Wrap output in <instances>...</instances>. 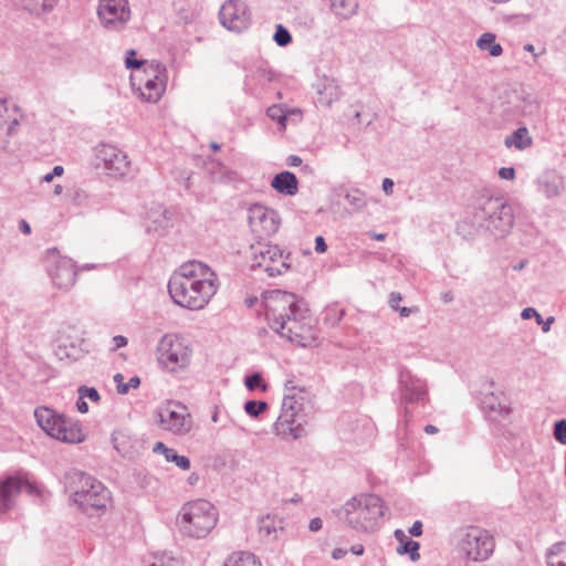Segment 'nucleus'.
Segmentation results:
<instances>
[{
  "label": "nucleus",
  "mask_w": 566,
  "mask_h": 566,
  "mask_svg": "<svg viewBox=\"0 0 566 566\" xmlns=\"http://www.w3.org/2000/svg\"><path fill=\"white\" fill-rule=\"evenodd\" d=\"M265 317L269 327L280 337L301 347L316 342L314 318L307 304L294 293L275 290L265 297Z\"/></svg>",
  "instance_id": "f257e3e1"
},
{
  "label": "nucleus",
  "mask_w": 566,
  "mask_h": 566,
  "mask_svg": "<svg viewBox=\"0 0 566 566\" xmlns=\"http://www.w3.org/2000/svg\"><path fill=\"white\" fill-rule=\"evenodd\" d=\"M217 290V274L200 261L182 264L168 282V292L172 301L191 311L202 310Z\"/></svg>",
  "instance_id": "f03ea898"
},
{
  "label": "nucleus",
  "mask_w": 566,
  "mask_h": 566,
  "mask_svg": "<svg viewBox=\"0 0 566 566\" xmlns=\"http://www.w3.org/2000/svg\"><path fill=\"white\" fill-rule=\"evenodd\" d=\"M67 490L71 501L87 516L103 514L111 503V492L105 485L82 471L67 474Z\"/></svg>",
  "instance_id": "7ed1b4c3"
},
{
  "label": "nucleus",
  "mask_w": 566,
  "mask_h": 566,
  "mask_svg": "<svg viewBox=\"0 0 566 566\" xmlns=\"http://www.w3.org/2000/svg\"><path fill=\"white\" fill-rule=\"evenodd\" d=\"M472 224L503 238L513 228V208L502 198L481 196L473 206Z\"/></svg>",
  "instance_id": "20e7f679"
},
{
  "label": "nucleus",
  "mask_w": 566,
  "mask_h": 566,
  "mask_svg": "<svg viewBox=\"0 0 566 566\" xmlns=\"http://www.w3.org/2000/svg\"><path fill=\"white\" fill-rule=\"evenodd\" d=\"M340 521L358 532H374L384 515V502L370 493H361L349 499L337 512Z\"/></svg>",
  "instance_id": "39448f33"
},
{
  "label": "nucleus",
  "mask_w": 566,
  "mask_h": 566,
  "mask_svg": "<svg viewBox=\"0 0 566 566\" xmlns=\"http://www.w3.org/2000/svg\"><path fill=\"white\" fill-rule=\"evenodd\" d=\"M219 513L216 506L203 499L185 503L177 516L179 532L191 538H205L216 527Z\"/></svg>",
  "instance_id": "423d86ee"
},
{
  "label": "nucleus",
  "mask_w": 566,
  "mask_h": 566,
  "mask_svg": "<svg viewBox=\"0 0 566 566\" xmlns=\"http://www.w3.org/2000/svg\"><path fill=\"white\" fill-rule=\"evenodd\" d=\"M38 424L52 438L65 443H81L85 440L82 426L74 419L49 407L34 410Z\"/></svg>",
  "instance_id": "0eeeda50"
},
{
  "label": "nucleus",
  "mask_w": 566,
  "mask_h": 566,
  "mask_svg": "<svg viewBox=\"0 0 566 566\" xmlns=\"http://www.w3.org/2000/svg\"><path fill=\"white\" fill-rule=\"evenodd\" d=\"M455 547L468 560L484 562L493 554L495 543L493 536L479 526L459 528L455 534Z\"/></svg>",
  "instance_id": "6e6552de"
},
{
  "label": "nucleus",
  "mask_w": 566,
  "mask_h": 566,
  "mask_svg": "<svg viewBox=\"0 0 566 566\" xmlns=\"http://www.w3.org/2000/svg\"><path fill=\"white\" fill-rule=\"evenodd\" d=\"M251 269L262 270L269 277L285 274L291 269V254L277 245L258 242L250 248Z\"/></svg>",
  "instance_id": "1a4fd4ad"
},
{
  "label": "nucleus",
  "mask_w": 566,
  "mask_h": 566,
  "mask_svg": "<svg viewBox=\"0 0 566 566\" xmlns=\"http://www.w3.org/2000/svg\"><path fill=\"white\" fill-rule=\"evenodd\" d=\"M303 390L295 388L291 392L286 394L282 401L281 413L274 423V429L277 434L282 437H290L297 439L301 437L302 428L298 412L303 406Z\"/></svg>",
  "instance_id": "9d476101"
},
{
  "label": "nucleus",
  "mask_w": 566,
  "mask_h": 566,
  "mask_svg": "<svg viewBox=\"0 0 566 566\" xmlns=\"http://www.w3.org/2000/svg\"><path fill=\"white\" fill-rule=\"evenodd\" d=\"M156 415L159 427L175 436H185L192 429V417L184 403L169 401L160 406Z\"/></svg>",
  "instance_id": "9b49d317"
},
{
  "label": "nucleus",
  "mask_w": 566,
  "mask_h": 566,
  "mask_svg": "<svg viewBox=\"0 0 566 566\" xmlns=\"http://www.w3.org/2000/svg\"><path fill=\"white\" fill-rule=\"evenodd\" d=\"M399 401L409 413V406H424L429 401L427 382L407 368L400 369L398 378Z\"/></svg>",
  "instance_id": "f8f14e48"
},
{
  "label": "nucleus",
  "mask_w": 566,
  "mask_h": 566,
  "mask_svg": "<svg viewBox=\"0 0 566 566\" xmlns=\"http://www.w3.org/2000/svg\"><path fill=\"white\" fill-rule=\"evenodd\" d=\"M45 268L53 284L62 290H69L75 284L76 271L72 260L61 256L57 249H49L44 258Z\"/></svg>",
  "instance_id": "ddd939ff"
},
{
  "label": "nucleus",
  "mask_w": 566,
  "mask_h": 566,
  "mask_svg": "<svg viewBox=\"0 0 566 566\" xmlns=\"http://www.w3.org/2000/svg\"><path fill=\"white\" fill-rule=\"evenodd\" d=\"M158 360L175 370L190 363V350L175 335H164L157 345Z\"/></svg>",
  "instance_id": "4468645a"
},
{
  "label": "nucleus",
  "mask_w": 566,
  "mask_h": 566,
  "mask_svg": "<svg viewBox=\"0 0 566 566\" xmlns=\"http://www.w3.org/2000/svg\"><path fill=\"white\" fill-rule=\"evenodd\" d=\"M96 166L109 176H124L129 170L127 155L114 145L99 144L95 148Z\"/></svg>",
  "instance_id": "2eb2a0df"
},
{
  "label": "nucleus",
  "mask_w": 566,
  "mask_h": 566,
  "mask_svg": "<svg viewBox=\"0 0 566 566\" xmlns=\"http://www.w3.org/2000/svg\"><path fill=\"white\" fill-rule=\"evenodd\" d=\"M219 20L227 30L240 33L251 23L248 6L241 0H227L219 10Z\"/></svg>",
  "instance_id": "dca6fc26"
},
{
  "label": "nucleus",
  "mask_w": 566,
  "mask_h": 566,
  "mask_svg": "<svg viewBox=\"0 0 566 566\" xmlns=\"http://www.w3.org/2000/svg\"><path fill=\"white\" fill-rule=\"evenodd\" d=\"M97 14L108 30H120L130 19L127 0H99Z\"/></svg>",
  "instance_id": "f3484780"
},
{
  "label": "nucleus",
  "mask_w": 566,
  "mask_h": 566,
  "mask_svg": "<svg viewBox=\"0 0 566 566\" xmlns=\"http://www.w3.org/2000/svg\"><path fill=\"white\" fill-rule=\"evenodd\" d=\"M249 224L253 232L259 235H272L279 230V216L273 209L263 205H253L249 209Z\"/></svg>",
  "instance_id": "a211bd4d"
},
{
  "label": "nucleus",
  "mask_w": 566,
  "mask_h": 566,
  "mask_svg": "<svg viewBox=\"0 0 566 566\" xmlns=\"http://www.w3.org/2000/svg\"><path fill=\"white\" fill-rule=\"evenodd\" d=\"M480 407L489 418L494 420L499 417H505L511 412L505 395L490 389L481 391Z\"/></svg>",
  "instance_id": "6ab92c4d"
},
{
  "label": "nucleus",
  "mask_w": 566,
  "mask_h": 566,
  "mask_svg": "<svg viewBox=\"0 0 566 566\" xmlns=\"http://www.w3.org/2000/svg\"><path fill=\"white\" fill-rule=\"evenodd\" d=\"M31 493L33 486L24 484ZM23 488V483L13 476H9L0 482V513H7L13 506V497L18 495Z\"/></svg>",
  "instance_id": "aec40b11"
},
{
  "label": "nucleus",
  "mask_w": 566,
  "mask_h": 566,
  "mask_svg": "<svg viewBox=\"0 0 566 566\" xmlns=\"http://www.w3.org/2000/svg\"><path fill=\"white\" fill-rule=\"evenodd\" d=\"M14 109H9L4 101H0V148H6L9 136L14 134L19 124Z\"/></svg>",
  "instance_id": "412c9836"
},
{
  "label": "nucleus",
  "mask_w": 566,
  "mask_h": 566,
  "mask_svg": "<svg viewBox=\"0 0 566 566\" xmlns=\"http://www.w3.org/2000/svg\"><path fill=\"white\" fill-rule=\"evenodd\" d=\"M271 186L279 193L285 196H294L298 190L296 176L287 170L276 174L271 181Z\"/></svg>",
  "instance_id": "4be33fe9"
},
{
  "label": "nucleus",
  "mask_w": 566,
  "mask_h": 566,
  "mask_svg": "<svg viewBox=\"0 0 566 566\" xmlns=\"http://www.w3.org/2000/svg\"><path fill=\"white\" fill-rule=\"evenodd\" d=\"M57 342L56 355L61 360H77L82 356L81 346L84 342L82 335H75L74 343H67L64 336H60Z\"/></svg>",
  "instance_id": "5701e85b"
},
{
  "label": "nucleus",
  "mask_w": 566,
  "mask_h": 566,
  "mask_svg": "<svg viewBox=\"0 0 566 566\" xmlns=\"http://www.w3.org/2000/svg\"><path fill=\"white\" fill-rule=\"evenodd\" d=\"M539 189L546 195V197H557L564 190V180L555 171L544 172L538 180Z\"/></svg>",
  "instance_id": "b1692460"
},
{
  "label": "nucleus",
  "mask_w": 566,
  "mask_h": 566,
  "mask_svg": "<svg viewBox=\"0 0 566 566\" xmlns=\"http://www.w3.org/2000/svg\"><path fill=\"white\" fill-rule=\"evenodd\" d=\"M282 523L283 522L281 520H276L274 516H262L258 522L261 538L265 542L277 539L279 532L283 531Z\"/></svg>",
  "instance_id": "393cba45"
},
{
  "label": "nucleus",
  "mask_w": 566,
  "mask_h": 566,
  "mask_svg": "<svg viewBox=\"0 0 566 566\" xmlns=\"http://www.w3.org/2000/svg\"><path fill=\"white\" fill-rule=\"evenodd\" d=\"M331 11L343 20L353 18L359 8L358 0H328Z\"/></svg>",
  "instance_id": "a878e982"
},
{
  "label": "nucleus",
  "mask_w": 566,
  "mask_h": 566,
  "mask_svg": "<svg viewBox=\"0 0 566 566\" xmlns=\"http://www.w3.org/2000/svg\"><path fill=\"white\" fill-rule=\"evenodd\" d=\"M18 2L28 12L42 15L51 12L56 7L59 0H18Z\"/></svg>",
  "instance_id": "bb28decb"
},
{
  "label": "nucleus",
  "mask_w": 566,
  "mask_h": 566,
  "mask_svg": "<svg viewBox=\"0 0 566 566\" xmlns=\"http://www.w3.org/2000/svg\"><path fill=\"white\" fill-rule=\"evenodd\" d=\"M504 143L509 148L515 147L518 150H524L532 145V137L526 127H520L507 136Z\"/></svg>",
  "instance_id": "cd10ccee"
},
{
  "label": "nucleus",
  "mask_w": 566,
  "mask_h": 566,
  "mask_svg": "<svg viewBox=\"0 0 566 566\" xmlns=\"http://www.w3.org/2000/svg\"><path fill=\"white\" fill-rule=\"evenodd\" d=\"M495 34L491 32H484L476 40V46L481 51L488 52L491 56H500L503 53V48L500 43L495 42Z\"/></svg>",
  "instance_id": "c85d7f7f"
},
{
  "label": "nucleus",
  "mask_w": 566,
  "mask_h": 566,
  "mask_svg": "<svg viewBox=\"0 0 566 566\" xmlns=\"http://www.w3.org/2000/svg\"><path fill=\"white\" fill-rule=\"evenodd\" d=\"M165 91L164 81H160L158 75L156 74L154 78H148L145 82L144 91H142V96L147 102H157Z\"/></svg>",
  "instance_id": "c756f323"
},
{
  "label": "nucleus",
  "mask_w": 566,
  "mask_h": 566,
  "mask_svg": "<svg viewBox=\"0 0 566 566\" xmlns=\"http://www.w3.org/2000/svg\"><path fill=\"white\" fill-rule=\"evenodd\" d=\"M223 566H262V564L253 554L239 552L229 556Z\"/></svg>",
  "instance_id": "7c9ffc66"
},
{
  "label": "nucleus",
  "mask_w": 566,
  "mask_h": 566,
  "mask_svg": "<svg viewBox=\"0 0 566 566\" xmlns=\"http://www.w3.org/2000/svg\"><path fill=\"white\" fill-rule=\"evenodd\" d=\"M547 566H566V543L554 544L546 555Z\"/></svg>",
  "instance_id": "2f4dec72"
},
{
  "label": "nucleus",
  "mask_w": 566,
  "mask_h": 566,
  "mask_svg": "<svg viewBox=\"0 0 566 566\" xmlns=\"http://www.w3.org/2000/svg\"><path fill=\"white\" fill-rule=\"evenodd\" d=\"M319 103L323 105H331L333 101L339 97V88L334 81H328L324 84L323 88H318Z\"/></svg>",
  "instance_id": "473e14b6"
},
{
  "label": "nucleus",
  "mask_w": 566,
  "mask_h": 566,
  "mask_svg": "<svg viewBox=\"0 0 566 566\" xmlns=\"http://www.w3.org/2000/svg\"><path fill=\"white\" fill-rule=\"evenodd\" d=\"M521 316H522L523 319H530V318L535 317L536 323L538 325H542V329H543L544 333H547L551 329V325L555 321V318L553 316H549L544 322L543 317L541 316V314L535 308H533V307H525L522 311Z\"/></svg>",
  "instance_id": "72a5a7b5"
},
{
  "label": "nucleus",
  "mask_w": 566,
  "mask_h": 566,
  "mask_svg": "<svg viewBox=\"0 0 566 566\" xmlns=\"http://www.w3.org/2000/svg\"><path fill=\"white\" fill-rule=\"evenodd\" d=\"M124 379L125 377L122 374H116L114 376V381L116 382L118 394L125 395L130 389L138 388L140 385V378L138 376H133L127 382H124Z\"/></svg>",
  "instance_id": "f704fd0d"
},
{
  "label": "nucleus",
  "mask_w": 566,
  "mask_h": 566,
  "mask_svg": "<svg viewBox=\"0 0 566 566\" xmlns=\"http://www.w3.org/2000/svg\"><path fill=\"white\" fill-rule=\"evenodd\" d=\"M345 199L354 211H359L367 205L366 195L359 189H354L347 192Z\"/></svg>",
  "instance_id": "c9c22d12"
},
{
  "label": "nucleus",
  "mask_w": 566,
  "mask_h": 566,
  "mask_svg": "<svg viewBox=\"0 0 566 566\" xmlns=\"http://www.w3.org/2000/svg\"><path fill=\"white\" fill-rule=\"evenodd\" d=\"M419 547L420 544L418 542L406 539L402 544L398 545L396 551L399 555L409 554L410 559L417 562L420 558Z\"/></svg>",
  "instance_id": "e433bc0d"
},
{
  "label": "nucleus",
  "mask_w": 566,
  "mask_h": 566,
  "mask_svg": "<svg viewBox=\"0 0 566 566\" xmlns=\"http://www.w3.org/2000/svg\"><path fill=\"white\" fill-rule=\"evenodd\" d=\"M266 115L272 120L277 122V124L281 126L282 129H285L286 120H287V112L283 105L275 104V105L268 107Z\"/></svg>",
  "instance_id": "4c0bfd02"
},
{
  "label": "nucleus",
  "mask_w": 566,
  "mask_h": 566,
  "mask_svg": "<svg viewBox=\"0 0 566 566\" xmlns=\"http://www.w3.org/2000/svg\"><path fill=\"white\" fill-rule=\"evenodd\" d=\"M244 385L249 390L260 389L261 391L268 390V385L263 380L260 373H253L244 378Z\"/></svg>",
  "instance_id": "58836bf2"
},
{
  "label": "nucleus",
  "mask_w": 566,
  "mask_h": 566,
  "mask_svg": "<svg viewBox=\"0 0 566 566\" xmlns=\"http://www.w3.org/2000/svg\"><path fill=\"white\" fill-rule=\"evenodd\" d=\"M268 408V403L262 400H249L244 403V411L253 418L259 417Z\"/></svg>",
  "instance_id": "ea45409f"
},
{
  "label": "nucleus",
  "mask_w": 566,
  "mask_h": 566,
  "mask_svg": "<svg viewBox=\"0 0 566 566\" xmlns=\"http://www.w3.org/2000/svg\"><path fill=\"white\" fill-rule=\"evenodd\" d=\"M165 460L167 462H174L178 468L184 471L190 469V460L185 455H179L175 449H171L168 454H166Z\"/></svg>",
  "instance_id": "a19ab883"
},
{
  "label": "nucleus",
  "mask_w": 566,
  "mask_h": 566,
  "mask_svg": "<svg viewBox=\"0 0 566 566\" xmlns=\"http://www.w3.org/2000/svg\"><path fill=\"white\" fill-rule=\"evenodd\" d=\"M273 40L280 46H285L292 42L291 33L282 24H277L273 35Z\"/></svg>",
  "instance_id": "79ce46f5"
},
{
  "label": "nucleus",
  "mask_w": 566,
  "mask_h": 566,
  "mask_svg": "<svg viewBox=\"0 0 566 566\" xmlns=\"http://www.w3.org/2000/svg\"><path fill=\"white\" fill-rule=\"evenodd\" d=\"M554 437L558 442L566 444V419H562L555 422Z\"/></svg>",
  "instance_id": "37998d69"
},
{
  "label": "nucleus",
  "mask_w": 566,
  "mask_h": 566,
  "mask_svg": "<svg viewBox=\"0 0 566 566\" xmlns=\"http://www.w3.org/2000/svg\"><path fill=\"white\" fill-rule=\"evenodd\" d=\"M78 391L83 397L86 396L92 401H98L101 398L98 391L93 387L88 388L86 386H82L80 387Z\"/></svg>",
  "instance_id": "c03bdc74"
},
{
  "label": "nucleus",
  "mask_w": 566,
  "mask_h": 566,
  "mask_svg": "<svg viewBox=\"0 0 566 566\" xmlns=\"http://www.w3.org/2000/svg\"><path fill=\"white\" fill-rule=\"evenodd\" d=\"M149 566H175L171 559H167L163 555H155Z\"/></svg>",
  "instance_id": "a18cd8bd"
},
{
  "label": "nucleus",
  "mask_w": 566,
  "mask_h": 566,
  "mask_svg": "<svg viewBox=\"0 0 566 566\" xmlns=\"http://www.w3.org/2000/svg\"><path fill=\"white\" fill-rule=\"evenodd\" d=\"M402 300V295L399 292H391L389 294L388 304L391 310L396 311L400 305L399 303Z\"/></svg>",
  "instance_id": "49530a36"
},
{
  "label": "nucleus",
  "mask_w": 566,
  "mask_h": 566,
  "mask_svg": "<svg viewBox=\"0 0 566 566\" xmlns=\"http://www.w3.org/2000/svg\"><path fill=\"white\" fill-rule=\"evenodd\" d=\"M113 346L111 347L112 352H115L122 347H125L128 343L127 338L122 335L114 336L112 338Z\"/></svg>",
  "instance_id": "de8ad7c7"
},
{
  "label": "nucleus",
  "mask_w": 566,
  "mask_h": 566,
  "mask_svg": "<svg viewBox=\"0 0 566 566\" xmlns=\"http://www.w3.org/2000/svg\"><path fill=\"white\" fill-rule=\"evenodd\" d=\"M396 312L399 313L400 317H409L411 314H416L419 312L418 306H399Z\"/></svg>",
  "instance_id": "09e8293b"
},
{
  "label": "nucleus",
  "mask_w": 566,
  "mask_h": 566,
  "mask_svg": "<svg viewBox=\"0 0 566 566\" xmlns=\"http://www.w3.org/2000/svg\"><path fill=\"white\" fill-rule=\"evenodd\" d=\"M499 176L505 180H512L515 177V170L513 167H502L499 170Z\"/></svg>",
  "instance_id": "8fccbe9b"
},
{
  "label": "nucleus",
  "mask_w": 566,
  "mask_h": 566,
  "mask_svg": "<svg viewBox=\"0 0 566 566\" xmlns=\"http://www.w3.org/2000/svg\"><path fill=\"white\" fill-rule=\"evenodd\" d=\"M75 335H81V333L73 327H69L67 329L61 332L60 336H64L67 343H74Z\"/></svg>",
  "instance_id": "3c124183"
},
{
  "label": "nucleus",
  "mask_w": 566,
  "mask_h": 566,
  "mask_svg": "<svg viewBox=\"0 0 566 566\" xmlns=\"http://www.w3.org/2000/svg\"><path fill=\"white\" fill-rule=\"evenodd\" d=\"M327 250V244L322 235L315 238V251L317 253H324Z\"/></svg>",
  "instance_id": "603ef678"
},
{
  "label": "nucleus",
  "mask_w": 566,
  "mask_h": 566,
  "mask_svg": "<svg viewBox=\"0 0 566 566\" xmlns=\"http://www.w3.org/2000/svg\"><path fill=\"white\" fill-rule=\"evenodd\" d=\"M172 448H168L165 443L163 442H157L155 446H154V449L153 451L155 453H161L164 457H166V454H168L170 452Z\"/></svg>",
  "instance_id": "864d4df0"
},
{
  "label": "nucleus",
  "mask_w": 566,
  "mask_h": 566,
  "mask_svg": "<svg viewBox=\"0 0 566 566\" xmlns=\"http://www.w3.org/2000/svg\"><path fill=\"white\" fill-rule=\"evenodd\" d=\"M409 533L415 537L420 536L422 534V523L420 521H416L409 528Z\"/></svg>",
  "instance_id": "5fc2aeb1"
},
{
  "label": "nucleus",
  "mask_w": 566,
  "mask_h": 566,
  "mask_svg": "<svg viewBox=\"0 0 566 566\" xmlns=\"http://www.w3.org/2000/svg\"><path fill=\"white\" fill-rule=\"evenodd\" d=\"M394 186L395 184L390 178H385L382 180L381 188L387 196L392 193Z\"/></svg>",
  "instance_id": "6e6d98bb"
},
{
  "label": "nucleus",
  "mask_w": 566,
  "mask_h": 566,
  "mask_svg": "<svg viewBox=\"0 0 566 566\" xmlns=\"http://www.w3.org/2000/svg\"><path fill=\"white\" fill-rule=\"evenodd\" d=\"M323 526V521L319 517L312 518L308 524L311 532H318Z\"/></svg>",
  "instance_id": "4d7b16f0"
},
{
  "label": "nucleus",
  "mask_w": 566,
  "mask_h": 566,
  "mask_svg": "<svg viewBox=\"0 0 566 566\" xmlns=\"http://www.w3.org/2000/svg\"><path fill=\"white\" fill-rule=\"evenodd\" d=\"M125 65L127 69H139L143 65V61L132 59L127 56L125 60Z\"/></svg>",
  "instance_id": "13d9d810"
},
{
  "label": "nucleus",
  "mask_w": 566,
  "mask_h": 566,
  "mask_svg": "<svg viewBox=\"0 0 566 566\" xmlns=\"http://www.w3.org/2000/svg\"><path fill=\"white\" fill-rule=\"evenodd\" d=\"M302 158L297 155H290L287 157L286 164L291 167H297L302 165Z\"/></svg>",
  "instance_id": "bf43d9fd"
},
{
  "label": "nucleus",
  "mask_w": 566,
  "mask_h": 566,
  "mask_svg": "<svg viewBox=\"0 0 566 566\" xmlns=\"http://www.w3.org/2000/svg\"><path fill=\"white\" fill-rule=\"evenodd\" d=\"M76 408L77 410L81 412V413H86L88 411V405L87 402L83 399V396L81 395V397L77 399L76 401Z\"/></svg>",
  "instance_id": "052dcab7"
},
{
  "label": "nucleus",
  "mask_w": 566,
  "mask_h": 566,
  "mask_svg": "<svg viewBox=\"0 0 566 566\" xmlns=\"http://www.w3.org/2000/svg\"><path fill=\"white\" fill-rule=\"evenodd\" d=\"M19 230L27 235L31 233V227L24 219L19 221Z\"/></svg>",
  "instance_id": "680f3d73"
},
{
  "label": "nucleus",
  "mask_w": 566,
  "mask_h": 566,
  "mask_svg": "<svg viewBox=\"0 0 566 566\" xmlns=\"http://www.w3.org/2000/svg\"><path fill=\"white\" fill-rule=\"evenodd\" d=\"M347 554V551L343 549V548H335L332 553V557L334 559H340L343 558L345 555Z\"/></svg>",
  "instance_id": "e2e57ef3"
},
{
  "label": "nucleus",
  "mask_w": 566,
  "mask_h": 566,
  "mask_svg": "<svg viewBox=\"0 0 566 566\" xmlns=\"http://www.w3.org/2000/svg\"><path fill=\"white\" fill-rule=\"evenodd\" d=\"M394 534L395 538L399 541L400 544H402L406 539H409L402 530H396Z\"/></svg>",
  "instance_id": "0e129e2a"
},
{
  "label": "nucleus",
  "mask_w": 566,
  "mask_h": 566,
  "mask_svg": "<svg viewBox=\"0 0 566 566\" xmlns=\"http://www.w3.org/2000/svg\"><path fill=\"white\" fill-rule=\"evenodd\" d=\"M350 552L355 555H363L364 546L361 544H356L350 547Z\"/></svg>",
  "instance_id": "69168bd1"
},
{
  "label": "nucleus",
  "mask_w": 566,
  "mask_h": 566,
  "mask_svg": "<svg viewBox=\"0 0 566 566\" xmlns=\"http://www.w3.org/2000/svg\"><path fill=\"white\" fill-rule=\"evenodd\" d=\"M441 300L444 303L452 302L453 301V293L451 291H447V292L442 293Z\"/></svg>",
  "instance_id": "338daca9"
},
{
  "label": "nucleus",
  "mask_w": 566,
  "mask_h": 566,
  "mask_svg": "<svg viewBox=\"0 0 566 566\" xmlns=\"http://www.w3.org/2000/svg\"><path fill=\"white\" fill-rule=\"evenodd\" d=\"M170 221V212L163 209V228H166Z\"/></svg>",
  "instance_id": "774afa93"
}]
</instances>
